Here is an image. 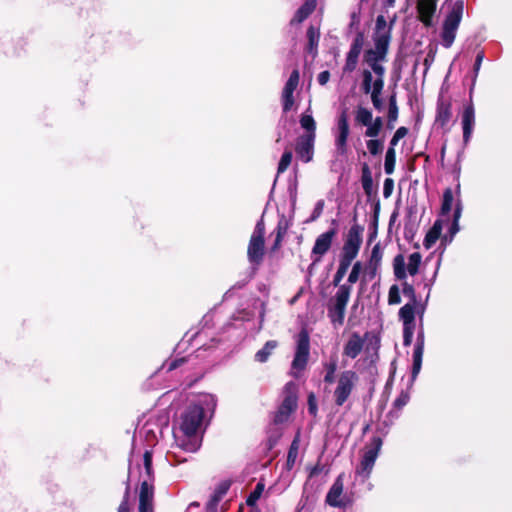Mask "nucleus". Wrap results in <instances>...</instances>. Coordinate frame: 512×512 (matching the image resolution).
<instances>
[{
  "label": "nucleus",
  "instance_id": "1",
  "mask_svg": "<svg viewBox=\"0 0 512 512\" xmlns=\"http://www.w3.org/2000/svg\"><path fill=\"white\" fill-rule=\"evenodd\" d=\"M352 264V228L346 233V240L343 247V255L340 259L339 267L334 275L333 285L337 287L335 295L330 299L328 305V316L334 326H341L344 323L346 306L350 299L352 271L349 273L347 283L340 284L346 275L348 268Z\"/></svg>",
  "mask_w": 512,
  "mask_h": 512
},
{
  "label": "nucleus",
  "instance_id": "2",
  "mask_svg": "<svg viewBox=\"0 0 512 512\" xmlns=\"http://www.w3.org/2000/svg\"><path fill=\"white\" fill-rule=\"evenodd\" d=\"M348 99L344 101L338 108L336 126L333 129L335 137V157L337 160H344L348 157L347 139L349 135V119L351 117L350 106L347 105Z\"/></svg>",
  "mask_w": 512,
  "mask_h": 512
},
{
  "label": "nucleus",
  "instance_id": "3",
  "mask_svg": "<svg viewBox=\"0 0 512 512\" xmlns=\"http://www.w3.org/2000/svg\"><path fill=\"white\" fill-rule=\"evenodd\" d=\"M265 223L261 218L255 225L247 247V258L252 266L253 274L263 263L265 256Z\"/></svg>",
  "mask_w": 512,
  "mask_h": 512
},
{
  "label": "nucleus",
  "instance_id": "4",
  "mask_svg": "<svg viewBox=\"0 0 512 512\" xmlns=\"http://www.w3.org/2000/svg\"><path fill=\"white\" fill-rule=\"evenodd\" d=\"M425 307L421 303H406L398 312L399 319L403 324V344L410 346L415 330L416 315L422 319Z\"/></svg>",
  "mask_w": 512,
  "mask_h": 512
},
{
  "label": "nucleus",
  "instance_id": "5",
  "mask_svg": "<svg viewBox=\"0 0 512 512\" xmlns=\"http://www.w3.org/2000/svg\"><path fill=\"white\" fill-rule=\"evenodd\" d=\"M463 11V1H456L443 22L441 39L443 46L446 48H449L455 40L456 31L461 22Z\"/></svg>",
  "mask_w": 512,
  "mask_h": 512
},
{
  "label": "nucleus",
  "instance_id": "6",
  "mask_svg": "<svg viewBox=\"0 0 512 512\" xmlns=\"http://www.w3.org/2000/svg\"><path fill=\"white\" fill-rule=\"evenodd\" d=\"M205 417L201 405L191 404L186 407L180 417V430L186 437H195Z\"/></svg>",
  "mask_w": 512,
  "mask_h": 512
},
{
  "label": "nucleus",
  "instance_id": "7",
  "mask_svg": "<svg viewBox=\"0 0 512 512\" xmlns=\"http://www.w3.org/2000/svg\"><path fill=\"white\" fill-rule=\"evenodd\" d=\"M310 354V337L308 331L303 328L297 335L296 351L291 364L292 376L299 377V372L305 370Z\"/></svg>",
  "mask_w": 512,
  "mask_h": 512
},
{
  "label": "nucleus",
  "instance_id": "8",
  "mask_svg": "<svg viewBox=\"0 0 512 512\" xmlns=\"http://www.w3.org/2000/svg\"><path fill=\"white\" fill-rule=\"evenodd\" d=\"M297 386L290 381L285 385V397L274 413L273 423L275 425L283 424L288 421L290 415L297 409Z\"/></svg>",
  "mask_w": 512,
  "mask_h": 512
},
{
  "label": "nucleus",
  "instance_id": "9",
  "mask_svg": "<svg viewBox=\"0 0 512 512\" xmlns=\"http://www.w3.org/2000/svg\"><path fill=\"white\" fill-rule=\"evenodd\" d=\"M375 48L364 53V62L373 70L377 78L383 79L384 67L380 64L385 59L388 46L386 37L374 41Z\"/></svg>",
  "mask_w": 512,
  "mask_h": 512
},
{
  "label": "nucleus",
  "instance_id": "10",
  "mask_svg": "<svg viewBox=\"0 0 512 512\" xmlns=\"http://www.w3.org/2000/svg\"><path fill=\"white\" fill-rule=\"evenodd\" d=\"M382 446V439L380 437H373L371 441L364 447L361 453L360 466L357 470L359 475L368 476L371 472L375 460Z\"/></svg>",
  "mask_w": 512,
  "mask_h": 512
},
{
  "label": "nucleus",
  "instance_id": "11",
  "mask_svg": "<svg viewBox=\"0 0 512 512\" xmlns=\"http://www.w3.org/2000/svg\"><path fill=\"white\" fill-rule=\"evenodd\" d=\"M422 256L419 252H414L409 256L407 271L405 269V259L402 254H398L393 260L394 275L397 279L403 280L406 278L407 272L414 276L418 273L421 264Z\"/></svg>",
  "mask_w": 512,
  "mask_h": 512
},
{
  "label": "nucleus",
  "instance_id": "12",
  "mask_svg": "<svg viewBox=\"0 0 512 512\" xmlns=\"http://www.w3.org/2000/svg\"><path fill=\"white\" fill-rule=\"evenodd\" d=\"M358 123L366 126L365 136L376 137L380 133L383 125L381 117L372 118V113L366 108L359 107L356 114Z\"/></svg>",
  "mask_w": 512,
  "mask_h": 512
},
{
  "label": "nucleus",
  "instance_id": "13",
  "mask_svg": "<svg viewBox=\"0 0 512 512\" xmlns=\"http://www.w3.org/2000/svg\"><path fill=\"white\" fill-rule=\"evenodd\" d=\"M344 491V481L343 474H340L332 486L330 487L325 502L331 507L344 508L348 504V500L343 495Z\"/></svg>",
  "mask_w": 512,
  "mask_h": 512
},
{
  "label": "nucleus",
  "instance_id": "14",
  "mask_svg": "<svg viewBox=\"0 0 512 512\" xmlns=\"http://www.w3.org/2000/svg\"><path fill=\"white\" fill-rule=\"evenodd\" d=\"M316 137L313 135H300L296 139L295 152L297 157L304 163H309L314 155V143Z\"/></svg>",
  "mask_w": 512,
  "mask_h": 512
},
{
  "label": "nucleus",
  "instance_id": "15",
  "mask_svg": "<svg viewBox=\"0 0 512 512\" xmlns=\"http://www.w3.org/2000/svg\"><path fill=\"white\" fill-rule=\"evenodd\" d=\"M352 391V371L347 370L342 372L338 379L337 387L334 391L335 403L342 406L348 399Z\"/></svg>",
  "mask_w": 512,
  "mask_h": 512
},
{
  "label": "nucleus",
  "instance_id": "16",
  "mask_svg": "<svg viewBox=\"0 0 512 512\" xmlns=\"http://www.w3.org/2000/svg\"><path fill=\"white\" fill-rule=\"evenodd\" d=\"M154 486L147 480L143 481L140 485L139 492V512H154Z\"/></svg>",
  "mask_w": 512,
  "mask_h": 512
},
{
  "label": "nucleus",
  "instance_id": "17",
  "mask_svg": "<svg viewBox=\"0 0 512 512\" xmlns=\"http://www.w3.org/2000/svg\"><path fill=\"white\" fill-rule=\"evenodd\" d=\"M452 118V103L451 100L440 97L437 102V113L435 124L440 128H445Z\"/></svg>",
  "mask_w": 512,
  "mask_h": 512
},
{
  "label": "nucleus",
  "instance_id": "18",
  "mask_svg": "<svg viewBox=\"0 0 512 512\" xmlns=\"http://www.w3.org/2000/svg\"><path fill=\"white\" fill-rule=\"evenodd\" d=\"M437 0H417L419 20L427 27L432 25V18L436 11Z\"/></svg>",
  "mask_w": 512,
  "mask_h": 512
},
{
  "label": "nucleus",
  "instance_id": "19",
  "mask_svg": "<svg viewBox=\"0 0 512 512\" xmlns=\"http://www.w3.org/2000/svg\"><path fill=\"white\" fill-rule=\"evenodd\" d=\"M475 124V111L473 104L470 103L465 106L462 113V129H463V141L467 144L471 138L473 127Z\"/></svg>",
  "mask_w": 512,
  "mask_h": 512
},
{
  "label": "nucleus",
  "instance_id": "20",
  "mask_svg": "<svg viewBox=\"0 0 512 512\" xmlns=\"http://www.w3.org/2000/svg\"><path fill=\"white\" fill-rule=\"evenodd\" d=\"M424 344H425V336L424 332L421 329L417 334V340L414 347L413 352V366H412V376L416 377L419 373L422 365V357L424 353Z\"/></svg>",
  "mask_w": 512,
  "mask_h": 512
},
{
  "label": "nucleus",
  "instance_id": "21",
  "mask_svg": "<svg viewBox=\"0 0 512 512\" xmlns=\"http://www.w3.org/2000/svg\"><path fill=\"white\" fill-rule=\"evenodd\" d=\"M306 36H307V44L305 47V51L308 54L312 55V57L314 58L318 53V44H319V40H320L319 27L310 25L307 28Z\"/></svg>",
  "mask_w": 512,
  "mask_h": 512
},
{
  "label": "nucleus",
  "instance_id": "22",
  "mask_svg": "<svg viewBox=\"0 0 512 512\" xmlns=\"http://www.w3.org/2000/svg\"><path fill=\"white\" fill-rule=\"evenodd\" d=\"M333 235V231H327L319 235L315 241L312 253L319 256L324 255L331 247Z\"/></svg>",
  "mask_w": 512,
  "mask_h": 512
},
{
  "label": "nucleus",
  "instance_id": "23",
  "mask_svg": "<svg viewBox=\"0 0 512 512\" xmlns=\"http://www.w3.org/2000/svg\"><path fill=\"white\" fill-rule=\"evenodd\" d=\"M316 0H306L304 4H302L298 10L296 11L293 19V22L301 23L305 19H307L315 10L316 8Z\"/></svg>",
  "mask_w": 512,
  "mask_h": 512
},
{
  "label": "nucleus",
  "instance_id": "24",
  "mask_svg": "<svg viewBox=\"0 0 512 512\" xmlns=\"http://www.w3.org/2000/svg\"><path fill=\"white\" fill-rule=\"evenodd\" d=\"M442 229L443 221L440 219L436 220L424 238L423 245L425 246L426 249L431 248L432 245L435 244V242L441 235Z\"/></svg>",
  "mask_w": 512,
  "mask_h": 512
},
{
  "label": "nucleus",
  "instance_id": "25",
  "mask_svg": "<svg viewBox=\"0 0 512 512\" xmlns=\"http://www.w3.org/2000/svg\"><path fill=\"white\" fill-rule=\"evenodd\" d=\"M299 444H300V432L298 431L289 447L288 454H287L286 469L289 471L295 465V462H296V459L298 456V451H299Z\"/></svg>",
  "mask_w": 512,
  "mask_h": 512
},
{
  "label": "nucleus",
  "instance_id": "26",
  "mask_svg": "<svg viewBox=\"0 0 512 512\" xmlns=\"http://www.w3.org/2000/svg\"><path fill=\"white\" fill-rule=\"evenodd\" d=\"M381 37H386L387 45L390 42V28L387 26L386 19L383 15H379L376 19V29L374 35V41L380 39Z\"/></svg>",
  "mask_w": 512,
  "mask_h": 512
},
{
  "label": "nucleus",
  "instance_id": "27",
  "mask_svg": "<svg viewBox=\"0 0 512 512\" xmlns=\"http://www.w3.org/2000/svg\"><path fill=\"white\" fill-rule=\"evenodd\" d=\"M278 346V342L276 340L267 341L264 346L257 351L255 354V360L264 363L268 360L273 350Z\"/></svg>",
  "mask_w": 512,
  "mask_h": 512
},
{
  "label": "nucleus",
  "instance_id": "28",
  "mask_svg": "<svg viewBox=\"0 0 512 512\" xmlns=\"http://www.w3.org/2000/svg\"><path fill=\"white\" fill-rule=\"evenodd\" d=\"M300 125L305 130L303 135L316 137V122L311 114L303 113L300 117Z\"/></svg>",
  "mask_w": 512,
  "mask_h": 512
},
{
  "label": "nucleus",
  "instance_id": "29",
  "mask_svg": "<svg viewBox=\"0 0 512 512\" xmlns=\"http://www.w3.org/2000/svg\"><path fill=\"white\" fill-rule=\"evenodd\" d=\"M384 85L383 79L376 78L373 82V89L370 92L371 93V100L374 105V107L378 110L382 108V101L380 99V94L382 92Z\"/></svg>",
  "mask_w": 512,
  "mask_h": 512
},
{
  "label": "nucleus",
  "instance_id": "30",
  "mask_svg": "<svg viewBox=\"0 0 512 512\" xmlns=\"http://www.w3.org/2000/svg\"><path fill=\"white\" fill-rule=\"evenodd\" d=\"M299 81L300 74L299 70L296 68L291 72L287 82L285 83L282 93H294V91L297 89L299 85Z\"/></svg>",
  "mask_w": 512,
  "mask_h": 512
},
{
  "label": "nucleus",
  "instance_id": "31",
  "mask_svg": "<svg viewBox=\"0 0 512 512\" xmlns=\"http://www.w3.org/2000/svg\"><path fill=\"white\" fill-rule=\"evenodd\" d=\"M454 201L453 191L451 188H446L443 193L442 197V204H441V215H448L449 212L452 209V204Z\"/></svg>",
  "mask_w": 512,
  "mask_h": 512
},
{
  "label": "nucleus",
  "instance_id": "32",
  "mask_svg": "<svg viewBox=\"0 0 512 512\" xmlns=\"http://www.w3.org/2000/svg\"><path fill=\"white\" fill-rule=\"evenodd\" d=\"M362 186L367 195H371L373 193L372 175L367 164H364L362 169Z\"/></svg>",
  "mask_w": 512,
  "mask_h": 512
},
{
  "label": "nucleus",
  "instance_id": "33",
  "mask_svg": "<svg viewBox=\"0 0 512 512\" xmlns=\"http://www.w3.org/2000/svg\"><path fill=\"white\" fill-rule=\"evenodd\" d=\"M265 488V484L263 482H258L254 488V490L248 495L246 499V504L249 507L256 508V503L260 499Z\"/></svg>",
  "mask_w": 512,
  "mask_h": 512
},
{
  "label": "nucleus",
  "instance_id": "34",
  "mask_svg": "<svg viewBox=\"0 0 512 512\" xmlns=\"http://www.w3.org/2000/svg\"><path fill=\"white\" fill-rule=\"evenodd\" d=\"M324 368L326 371L325 376H324V382L326 384L334 383V380H335L334 374L337 369V360L334 358H331L329 362L324 364Z\"/></svg>",
  "mask_w": 512,
  "mask_h": 512
},
{
  "label": "nucleus",
  "instance_id": "35",
  "mask_svg": "<svg viewBox=\"0 0 512 512\" xmlns=\"http://www.w3.org/2000/svg\"><path fill=\"white\" fill-rule=\"evenodd\" d=\"M292 158H293L292 151L289 149H286L283 152V154L280 158V161L278 163V168H277L278 174L284 173L288 169V167L290 166V164L292 162Z\"/></svg>",
  "mask_w": 512,
  "mask_h": 512
},
{
  "label": "nucleus",
  "instance_id": "36",
  "mask_svg": "<svg viewBox=\"0 0 512 512\" xmlns=\"http://www.w3.org/2000/svg\"><path fill=\"white\" fill-rule=\"evenodd\" d=\"M152 451L146 450L143 455V463H144V469L146 472V475L148 477V482H152L154 480V473L152 468Z\"/></svg>",
  "mask_w": 512,
  "mask_h": 512
},
{
  "label": "nucleus",
  "instance_id": "37",
  "mask_svg": "<svg viewBox=\"0 0 512 512\" xmlns=\"http://www.w3.org/2000/svg\"><path fill=\"white\" fill-rule=\"evenodd\" d=\"M395 166V150L394 147L390 146L386 152L384 169L387 174H391L394 171Z\"/></svg>",
  "mask_w": 512,
  "mask_h": 512
},
{
  "label": "nucleus",
  "instance_id": "38",
  "mask_svg": "<svg viewBox=\"0 0 512 512\" xmlns=\"http://www.w3.org/2000/svg\"><path fill=\"white\" fill-rule=\"evenodd\" d=\"M289 226V221L285 218L284 215H282L274 230L275 236L279 238H284L288 232Z\"/></svg>",
  "mask_w": 512,
  "mask_h": 512
},
{
  "label": "nucleus",
  "instance_id": "39",
  "mask_svg": "<svg viewBox=\"0 0 512 512\" xmlns=\"http://www.w3.org/2000/svg\"><path fill=\"white\" fill-rule=\"evenodd\" d=\"M402 293L404 294V296L409 298L408 303H420L417 298L415 288L413 287V285L409 284L406 281L403 282L402 284Z\"/></svg>",
  "mask_w": 512,
  "mask_h": 512
},
{
  "label": "nucleus",
  "instance_id": "40",
  "mask_svg": "<svg viewBox=\"0 0 512 512\" xmlns=\"http://www.w3.org/2000/svg\"><path fill=\"white\" fill-rule=\"evenodd\" d=\"M181 448L187 452H196L200 447V442L195 437H187V439L182 440Z\"/></svg>",
  "mask_w": 512,
  "mask_h": 512
},
{
  "label": "nucleus",
  "instance_id": "41",
  "mask_svg": "<svg viewBox=\"0 0 512 512\" xmlns=\"http://www.w3.org/2000/svg\"><path fill=\"white\" fill-rule=\"evenodd\" d=\"M398 117V107L396 103V95H391L389 98V108H388V122L392 123L397 120Z\"/></svg>",
  "mask_w": 512,
  "mask_h": 512
},
{
  "label": "nucleus",
  "instance_id": "42",
  "mask_svg": "<svg viewBox=\"0 0 512 512\" xmlns=\"http://www.w3.org/2000/svg\"><path fill=\"white\" fill-rule=\"evenodd\" d=\"M293 94L294 93H282L281 94V102H282V108H283L284 113L289 112L295 104V99H294Z\"/></svg>",
  "mask_w": 512,
  "mask_h": 512
},
{
  "label": "nucleus",
  "instance_id": "43",
  "mask_svg": "<svg viewBox=\"0 0 512 512\" xmlns=\"http://www.w3.org/2000/svg\"><path fill=\"white\" fill-rule=\"evenodd\" d=\"M281 437H282L281 430L275 429V430L271 431L267 438V442H266L267 449L272 450L278 444Z\"/></svg>",
  "mask_w": 512,
  "mask_h": 512
},
{
  "label": "nucleus",
  "instance_id": "44",
  "mask_svg": "<svg viewBox=\"0 0 512 512\" xmlns=\"http://www.w3.org/2000/svg\"><path fill=\"white\" fill-rule=\"evenodd\" d=\"M361 89L365 94H369L373 89L372 74L369 70L363 71V81L361 84Z\"/></svg>",
  "mask_w": 512,
  "mask_h": 512
},
{
  "label": "nucleus",
  "instance_id": "45",
  "mask_svg": "<svg viewBox=\"0 0 512 512\" xmlns=\"http://www.w3.org/2000/svg\"><path fill=\"white\" fill-rule=\"evenodd\" d=\"M401 302L400 291L397 285H392L389 289L388 293V303L389 305H396Z\"/></svg>",
  "mask_w": 512,
  "mask_h": 512
},
{
  "label": "nucleus",
  "instance_id": "46",
  "mask_svg": "<svg viewBox=\"0 0 512 512\" xmlns=\"http://www.w3.org/2000/svg\"><path fill=\"white\" fill-rule=\"evenodd\" d=\"M461 204L458 202L456 207H455V211H454V216H453V222H452V225L450 227V234L451 236L455 235L458 231H459V224H458V221H459V218L461 216Z\"/></svg>",
  "mask_w": 512,
  "mask_h": 512
},
{
  "label": "nucleus",
  "instance_id": "47",
  "mask_svg": "<svg viewBox=\"0 0 512 512\" xmlns=\"http://www.w3.org/2000/svg\"><path fill=\"white\" fill-rule=\"evenodd\" d=\"M367 149L372 155L380 154L383 150V143L377 139H371L367 142Z\"/></svg>",
  "mask_w": 512,
  "mask_h": 512
},
{
  "label": "nucleus",
  "instance_id": "48",
  "mask_svg": "<svg viewBox=\"0 0 512 512\" xmlns=\"http://www.w3.org/2000/svg\"><path fill=\"white\" fill-rule=\"evenodd\" d=\"M307 404L309 414L312 415L313 417H316L318 412V406L316 396L313 392L308 394Z\"/></svg>",
  "mask_w": 512,
  "mask_h": 512
},
{
  "label": "nucleus",
  "instance_id": "49",
  "mask_svg": "<svg viewBox=\"0 0 512 512\" xmlns=\"http://www.w3.org/2000/svg\"><path fill=\"white\" fill-rule=\"evenodd\" d=\"M409 399V393L406 391H401V393L395 399L393 405L396 409H402L409 402Z\"/></svg>",
  "mask_w": 512,
  "mask_h": 512
},
{
  "label": "nucleus",
  "instance_id": "50",
  "mask_svg": "<svg viewBox=\"0 0 512 512\" xmlns=\"http://www.w3.org/2000/svg\"><path fill=\"white\" fill-rule=\"evenodd\" d=\"M408 134V129L406 127H399L396 132L394 133L391 141L390 146L395 147L398 143V141L402 138H404Z\"/></svg>",
  "mask_w": 512,
  "mask_h": 512
},
{
  "label": "nucleus",
  "instance_id": "51",
  "mask_svg": "<svg viewBox=\"0 0 512 512\" xmlns=\"http://www.w3.org/2000/svg\"><path fill=\"white\" fill-rule=\"evenodd\" d=\"M221 500L214 494L211 495L209 501L206 503V512H218V505Z\"/></svg>",
  "mask_w": 512,
  "mask_h": 512
},
{
  "label": "nucleus",
  "instance_id": "52",
  "mask_svg": "<svg viewBox=\"0 0 512 512\" xmlns=\"http://www.w3.org/2000/svg\"><path fill=\"white\" fill-rule=\"evenodd\" d=\"M321 457L318 462L309 469V478H314L324 471L325 466L320 463Z\"/></svg>",
  "mask_w": 512,
  "mask_h": 512
},
{
  "label": "nucleus",
  "instance_id": "53",
  "mask_svg": "<svg viewBox=\"0 0 512 512\" xmlns=\"http://www.w3.org/2000/svg\"><path fill=\"white\" fill-rule=\"evenodd\" d=\"M231 484L232 483L230 480H224L217 485L215 491L218 494L225 496L227 494V492L229 491Z\"/></svg>",
  "mask_w": 512,
  "mask_h": 512
},
{
  "label": "nucleus",
  "instance_id": "54",
  "mask_svg": "<svg viewBox=\"0 0 512 512\" xmlns=\"http://www.w3.org/2000/svg\"><path fill=\"white\" fill-rule=\"evenodd\" d=\"M484 59V52L483 51H479L476 55V59H475V63H474V78H473V81L476 80V77L478 75V72L480 70V66L482 64V61Z\"/></svg>",
  "mask_w": 512,
  "mask_h": 512
},
{
  "label": "nucleus",
  "instance_id": "55",
  "mask_svg": "<svg viewBox=\"0 0 512 512\" xmlns=\"http://www.w3.org/2000/svg\"><path fill=\"white\" fill-rule=\"evenodd\" d=\"M392 190H393V180L390 178H387L384 182V187H383L384 196L389 197L392 193Z\"/></svg>",
  "mask_w": 512,
  "mask_h": 512
},
{
  "label": "nucleus",
  "instance_id": "56",
  "mask_svg": "<svg viewBox=\"0 0 512 512\" xmlns=\"http://www.w3.org/2000/svg\"><path fill=\"white\" fill-rule=\"evenodd\" d=\"M330 79V72L325 70L318 74L317 81L320 85H325Z\"/></svg>",
  "mask_w": 512,
  "mask_h": 512
},
{
  "label": "nucleus",
  "instance_id": "57",
  "mask_svg": "<svg viewBox=\"0 0 512 512\" xmlns=\"http://www.w3.org/2000/svg\"><path fill=\"white\" fill-rule=\"evenodd\" d=\"M130 484H129V480H127L126 482V488H125V491H124V495H123V499L120 503V505H130L129 501H130Z\"/></svg>",
  "mask_w": 512,
  "mask_h": 512
},
{
  "label": "nucleus",
  "instance_id": "58",
  "mask_svg": "<svg viewBox=\"0 0 512 512\" xmlns=\"http://www.w3.org/2000/svg\"><path fill=\"white\" fill-rule=\"evenodd\" d=\"M283 239L284 238H279V237L275 236L274 242H273V244L270 247V252L271 253H274V252H276V251H278L280 249V247L282 245Z\"/></svg>",
  "mask_w": 512,
  "mask_h": 512
},
{
  "label": "nucleus",
  "instance_id": "59",
  "mask_svg": "<svg viewBox=\"0 0 512 512\" xmlns=\"http://www.w3.org/2000/svg\"><path fill=\"white\" fill-rule=\"evenodd\" d=\"M352 70V47L346 54V64H345V71H351Z\"/></svg>",
  "mask_w": 512,
  "mask_h": 512
},
{
  "label": "nucleus",
  "instance_id": "60",
  "mask_svg": "<svg viewBox=\"0 0 512 512\" xmlns=\"http://www.w3.org/2000/svg\"><path fill=\"white\" fill-rule=\"evenodd\" d=\"M253 273L249 276L248 279L246 280H242V281H239L237 283H235L233 286H232V289H242L243 287H245L247 285V283L253 278Z\"/></svg>",
  "mask_w": 512,
  "mask_h": 512
},
{
  "label": "nucleus",
  "instance_id": "61",
  "mask_svg": "<svg viewBox=\"0 0 512 512\" xmlns=\"http://www.w3.org/2000/svg\"><path fill=\"white\" fill-rule=\"evenodd\" d=\"M185 362V359L184 358H180V359H175L173 360L170 364H169V370H174L176 368H178L180 365H182L183 363Z\"/></svg>",
  "mask_w": 512,
  "mask_h": 512
},
{
  "label": "nucleus",
  "instance_id": "62",
  "mask_svg": "<svg viewBox=\"0 0 512 512\" xmlns=\"http://www.w3.org/2000/svg\"><path fill=\"white\" fill-rule=\"evenodd\" d=\"M344 354L347 356H352V337L348 339L345 344Z\"/></svg>",
  "mask_w": 512,
  "mask_h": 512
},
{
  "label": "nucleus",
  "instance_id": "63",
  "mask_svg": "<svg viewBox=\"0 0 512 512\" xmlns=\"http://www.w3.org/2000/svg\"><path fill=\"white\" fill-rule=\"evenodd\" d=\"M322 209H323V202H322V201H319V202L316 204V207H315V209H314L312 219H315L316 217H318V216L321 214Z\"/></svg>",
  "mask_w": 512,
  "mask_h": 512
},
{
  "label": "nucleus",
  "instance_id": "64",
  "mask_svg": "<svg viewBox=\"0 0 512 512\" xmlns=\"http://www.w3.org/2000/svg\"><path fill=\"white\" fill-rule=\"evenodd\" d=\"M118 512H130V505H119Z\"/></svg>",
  "mask_w": 512,
  "mask_h": 512
}]
</instances>
